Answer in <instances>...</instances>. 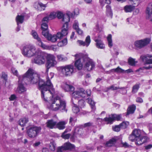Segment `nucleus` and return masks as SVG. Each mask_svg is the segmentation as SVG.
Instances as JSON below:
<instances>
[{"mask_svg":"<svg viewBox=\"0 0 152 152\" xmlns=\"http://www.w3.org/2000/svg\"><path fill=\"white\" fill-rule=\"evenodd\" d=\"M75 56V59H78L76 61L75 64V66L78 70L81 69L83 67V64L81 62L80 59L82 58L85 63V66L88 71H90L94 69L95 67V63L92 59L88 57L87 55H84L82 53L76 54Z\"/></svg>","mask_w":152,"mask_h":152,"instance_id":"1","label":"nucleus"},{"mask_svg":"<svg viewBox=\"0 0 152 152\" xmlns=\"http://www.w3.org/2000/svg\"><path fill=\"white\" fill-rule=\"evenodd\" d=\"M61 86L65 91L69 92L72 97L75 100L77 99L78 100L79 97H85L86 95V91L82 88H79L77 90L73 91L75 89L74 87L70 85L68 82H62Z\"/></svg>","mask_w":152,"mask_h":152,"instance_id":"2","label":"nucleus"},{"mask_svg":"<svg viewBox=\"0 0 152 152\" xmlns=\"http://www.w3.org/2000/svg\"><path fill=\"white\" fill-rule=\"evenodd\" d=\"M49 109L54 111L60 110L62 112L66 113L67 109L66 108V103L64 101L60 99L59 97L56 96L52 98L49 100Z\"/></svg>","mask_w":152,"mask_h":152,"instance_id":"3","label":"nucleus"},{"mask_svg":"<svg viewBox=\"0 0 152 152\" xmlns=\"http://www.w3.org/2000/svg\"><path fill=\"white\" fill-rule=\"evenodd\" d=\"M45 83L42 80L39 82L38 89L41 91V98L42 100L45 103L48 102L49 96L53 97V94L55 93L54 88H50L44 85Z\"/></svg>","mask_w":152,"mask_h":152,"instance_id":"4","label":"nucleus"},{"mask_svg":"<svg viewBox=\"0 0 152 152\" xmlns=\"http://www.w3.org/2000/svg\"><path fill=\"white\" fill-rule=\"evenodd\" d=\"M22 77L23 81H28L31 84H35L38 82V87L40 80H42L40 79L39 76L38 74L34 73V70L31 69H29Z\"/></svg>","mask_w":152,"mask_h":152,"instance_id":"5","label":"nucleus"},{"mask_svg":"<svg viewBox=\"0 0 152 152\" xmlns=\"http://www.w3.org/2000/svg\"><path fill=\"white\" fill-rule=\"evenodd\" d=\"M141 132V131L138 129H135L132 132L133 134L136 137V144L137 145H141L148 140L147 137L146 136H142Z\"/></svg>","mask_w":152,"mask_h":152,"instance_id":"6","label":"nucleus"},{"mask_svg":"<svg viewBox=\"0 0 152 152\" xmlns=\"http://www.w3.org/2000/svg\"><path fill=\"white\" fill-rule=\"evenodd\" d=\"M37 52L35 47L30 45H27L23 48L22 53L25 57H31L34 56Z\"/></svg>","mask_w":152,"mask_h":152,"instance_id":"7","label":"nucleus"},{"mask_svg":"<svg viewBox=\"0 0 152 152\" xmlns=\"http://www.w3.org/2000/svg\"><path fill=\"white\" fill-rule=\"evenodd\" d=\"M47 54L40 51H37L34 56H36L32 61L39 65L44 64L46 60Z\"/></svg>","mask_w":152,"mask_h":152,"instance_id":"8","label":"nucleus"},{"mask_svg":"<svg viewBox=\"0 0 152 152\" xmlns=\"http://www.w3.org/2000/svg\"><path fill=\"white\" fill-rule=\"evenodd\" d=\"M41 129L40 127L33 126L27 129V133L29 137L34 138L38 135Z\"/></svg>","mask_w":152,"mask_h":152,"instance_id":"9","label":"nucleus"},{"mask_svg":"<svg viewBox=\"0 0 152 152\" xmlns=\"http://www.w3.org/2000/svg\"><path fill=\"white\" fill-rule=\"evenodd\" d=\"M46 59V63L45 64L46 67V72H48L49 69L52 66H53L56 64V62L55 60V57L52 55L50 54H47Z\"/></svg>","mask_w":152,"mask_h":152,"instance_id":"10","label":"nucleus"},{"mask_svg":"<svg viewBox=\"0 0 152 152\" xmlns=\"http://www.w3.org/2000/svg\"><path fill=\"white\" fill-rule=\"evenodd\" d=\"M150 41V39L146 38L135 41L134 42V45L136 49H141L149 44Z\"/></svg>","mask_w":152,"mask_h":152,"instance_id":"11","label":"nucleus"},{"mask_svg":"<svg viewBox=\"0 0 152 152\" xmlns=\"http://www.w3.org/2000/svg\"><path fill=\"white\" fill-rule=\"evenodd\" d=\"M62 72L66 76H70L73 72L74 66L72 65H68L60 67Z\"/></svg>","mask_w":152,"mask_h":152,"instance_id":"12","label":"nucleus"},{"mask_svg":"<svg viewBox=\"0 0 152 152\" xmlns=\"http://www.w3.org/2000/svg\"><path fill=\"white\" fill-rule=\"evenodd\" d=\"M111 116L110 115L109 117H106L104 119V120L107 122V124H112L113 121L116 120L117 121L119 120L121 118V116L120 115H117L113 114L111 115Z\"/></svg>","mask_w":152,"mask_h":152,"instance_id":"13","label":"nucleus"},{"mask_svg":"<svg viewBox=\"0 0 152 152\" xmlns=\"http://www.w3.org/2000/svg\"><path fill=\"white\" fill-rule=\"evenodd\" d=\"M19 84L18 86V91L19 93H21L26 91V88L25 87L23 84L26 83H27L26 81H23V77H19Z\"/></svg>","mask_w":152,"mask_h":152,"instance_id":"14","label":"nucleus"},{"mask_svg":"<svg viewBox=\"0 0 152 152\" xmlns=\"http://www.w3.org/2000/svg\"><path fill=\"white\" fill-rule=\"evenodd\" d=\"M54 76V73H53L50 72L49 75L47 76L46 78L47 80L46 82L44 81L43 80H40L39 82L41 80H42L45 83V84H44V85L50 88H53V85L50 81V80Z\"/></svg>","mask_w":152,"mask_h":152,"instance_id":"15","label":"nucleus"},{"mask_svg":"<svg viewBox=\"0 0 152 152\" xmlns=\"http://www.w3.org/2000/svg\"><path fill=\"white\" fill-rule=\"evenodd\" d=\"M47 39L51 41L52 42H56L57 39H61L60 36L59 35H58V33L56 35H52L51 34H50L49 33L46 34L44 36Z\"/></svg>","mask_w":152,"mask_h":152,"instance_id":"16","label":"nucleus"},{"mask_svg":"<svg viewBox=\"0 0 152 152\" xmlns=\"http://www.w3.org/2000/svg\"><path fill=\"white\" fill-rule=\"evenodd\" d=\"M68 23H65L62 26L61 32H58V35L60 36L61 39L63 37L65 36L68 34Z\"/></svg>","mask_w":152,"mask_h":152,"instance_id":"17","label":"nucleus"},{"mask_svg":"<svg viewBox=\"0 0 152 152\" xmlns=\"http://www.w3.org/2000/svg\"><path fill=\"white\" fill-rule=\"evenodd\" d=\"M31 34L34 38L37 40V45L41 47L43 43L42 42L40 38L39 37L37 32L34 31L32 30L31 31Z\"/></svg>","mask_w":152,"mask_h":152,"instance_id":"18","label":"nucleus"},{"mask_svg":"<svg viewBox=\"0 0 152 152\" xmlns=\"http://www.w3.org/2000/svg\"><path fill=\"white\" fill-rule=\"evenodd\" d=\"M91 42L90 37L89 36H88L86 38L85 41H83L82 40H78L77 42L79 45H82L83 46H86L87 47Z\"/></svg>","mask_w":152,"mask_h":152,"instance_id":"19","label":"nucleus"},{"mask_svg":"<svg viewBox=\"0 0 152 152\" xmlns=\"http://www.w3.org/2000/svg\"><path fill=\"white\" fill-rule=\"evenodd\" d=\"M82 129L79 127H77L75 129V131L72 135L70 139L74 141L75 139L77 138V136L81 134Z\"/></svg>","mask_w":152,"mask_h":152,"instance_id":"20","label":"nucleus"},{"mask_svg":"<svg viewBox=\"0 0 152 152\" xmlns=\"http://www.w3.org/2000/svg\"><path fill=\"white\" fill-rule=\"evenodd\" d=\"M140 58L146 64H152V56H141Z\"/></svg>","mask_w":152,"mask_h":152,"instance_id":"21","label":"nucleus"},{"mask_svg":"<svg viewBox=\"0 0 152 152\" xmlns=\"http://www.w3.org/2000/svg\"><path fill=\"white\" fill-rule=\"evenodd\" d=\"M74 15L72 13L70 12H68L66 13V15L64 16L62 20L65 23H68V22L69 21L70 18L73 17Z\"/></svg>","mask_w":152,"mask_h":152,"instance_id":"22","label":"nucleus"},{"mask_svg":"<svg viewBox=\"0 0 152 152\" xmlns=\"http://www.w3.org/2000/svg\"><path fill=\"white\" fill-rule=\"evenodd\" d=\"M47 127L50 129H53L56 126L57 122L54 121L53 119L49 120L47 121L46 123Z\"/></svg>","mask_w":152,"mask_h":152,"instance_id":"23","label":"nucleus"},{"mask_svg":"<svg viewBox=\"0 0 152 152\" xmlns=\"http://www.w3.org/2000/svg\"><path fill=\"white\" fill-rule=\"evenodd\" d=\"M48 26L47 23H43L41 25V28L42 31V34L44 36L47 33H49L48 31Z\"/></svg>","mask_w":152,"mask_h":152,"instance_id":"24","label":"nucleus"},{"mask_svg":"<svg viewBox=\"0 0 152 152\" xmlns=\"http://www.w3.org/2000/svg\"><path fill=\"white\" fill-rule=\"evenodd\" d=\"M63 146L65 151L72 150L75 148V146L74 145L71 144L69 142L65 143L63 145Z\"/></svg>","mask_w":152,"mask_h":152,"instance_id":"25","label":"nucleus"},{"mask_svg":"<svg viewBox=\"0 0 152 152\" xmlns=\"http://www.w3.org/2000/svg\"><path fill=\"white\" fill-rule=\"evenodd\" d=\"M94 41L96 42V46L97 48L100 49H104L105 48L104 45L101 40L95 39Z\"/></svg>","mask_w":152,"mask_h":152,"instance_id":"26","label":"nucleus"},{"mask_svg":"<svg viewBox=\"0 0 152 152\" xmlns=\"http://www.w3.org/2000/svg\"><path fill=\"white\" fill-rule=\"evenodd\" d=\"M127 88L126 87H115L114 85H112L111 86L109 87V89L112 90H116L118 89H120L124 91V92L122 93L123 94H126L127 92V90L126 89Z\"/></svg>","mask_w":152,"mask_h":152,"instance_id":"27","label":"nucleus"},{"mask_svg":"<svg viewBox=\"0 0 152 152\" xmlns=\"http://www.w3.org/2000/svg\"><path fill=\"white\" fill-rule=\"evenodd\" d=\"M28 118L24 117L21 118L18 121L19 124L22 126H24L28 122Z\"/></svg>","mask_w":152,"mask_h":152,"instance_id":"28","label":"nucleus"},{"mask_svg":"<svg viewBox=\"0 0 152 152\" xmlns=\"http://www.w3.org/2000/svg\"><path fill=\"white\" fill-rule=\"evenodd\" d=\"M135 109V106L134 105H132L129 106L127 109L126 115L127 116L131 114H133L134 112Z\"/></svg>","mask_w":152,"mask_h":152,"instance_id":"29","label":"nucleus"},{"mask_svg":"<svg viewBox=\"0 0 152 152\" xmlns=\"http://www.w3.org/2000/svg\"><path fill=\"white\" fill-rule=\"evenodd\" d=\"M41 47L44 49L50 50H53L54 51H56L57 50V48H56L55 46L53 45L51 46L47 45H46L44 44V43L41 46Z\"/></svg>","mask_w":152,"mask_h":152,"instance_id":"30","label":"nucleus"},{"mask_svg":"<svg viewBox=\"0 0 152 152\" xmlns=\"http://www.w3.org/2000/svg\"><path fill=\"white\" fill-rule=\"evenodd\" d=\"M66 123V122L65 121H60L57 123L56 127L59 129H62L65 128V125Z\"/></svg>","mask_w":152,"mask_h":152,"instance_id":"31","label":"nucleus"},{"mask_svg":"<svg viewBox=\"0 0 152 152\" xmlns=\"http://www.w3.org/2000/svg\"><path fill=\"white\" fill-rule=\"evenodd\" d=\"M106 14L108 16H110L112 18L113 15L111 7L109 5H107L106 7Z\"/></svg>","mask_w":152,"mask_h":152,"instance_id":"32","label":"nucleus"},{"mask_svg":"<svg viewBox=\"0 0 152 152\" xmlns=\"http://www.w3.org/2000/svg\"><path fill=\"white\" fill-rule=\"evenodd\" d=\"M116 142V140L115 139L112 138L107 142L106 143L105 145L106 147L112 146Z\"/></svg>","mask_w":152,"mask_h":152,"instance_id":"33","label":"nucleus"},{"mask_svg":"<svg viewBox=\"0 0 152 152\" xmlns=\"http://www.w3.org/2000/svg\"><path fill=\"white\" fill-rule=\"evenodd\" d=\"M134 9V7L131 5H127L124 8V10L126 12H131Z\"/></svg>","mask_w":152,"mask_h":152,"instance_id":"34","label":"nucleus"},{"mask_svg":"<svg viewBox=\"0 0 152 152\" xmlns=\"http://www.w3.org/2000/svg\"><path fill=\"white\" fill-rule=\"evenodd\" d=\"M57 58L58 60L59 61L64 62L67 60V58L66 57L61 54L57 55Z\"/></svg>","mask_w":152,"mask_h":152,"instance_id":"35","label":"nucleus"},{"mask_svg":"<svg viewBox=\"0 0 152 152\" xmlns=\"http://www.w3.org/2000/svg\"><path fill=\"white\" fill-rule=\"evenodd\" d=\"M67 39L65 38L63 40L59 42L57 44V45L59 47H62L67 44Z\"/></svg>","mask_w":152,"mask_h":152,"instance_id":"36","label":"nucleus"},{"mask_svg":"<svg viewBox=\"0 0 152 152\" xmlns=\"http://www.w3.org/2000/svg\"><path fill=\"white\" fill-rule=\"evenodd\" d=\"M140 88V84H136L132 88V94H135L137 92Z\"/></svg>","mask_w":152,"mask_h":152,"instance_id":"37","label":"nucleus"},{"mask_svg":"<svg viewBox=\"0 0 152 152\" xmlns=\"http://www.w3.org/2000/svg\"><path fill=\"white\" fill-rule=\"evenodd\" d=\"M71 102L73 104L74 106L72 107V110L73 112L75 113H77L79 111V108L76 106V105L73 102V99H72Z\"/></svg>","mask_w":152,"mask_h":152,"instance_id":"38","label":"nucleus"},{"mask_svg":"<svg viewBox=\"0 0 152 152\" xmlns=\"http://www.w3.org/2000/svg\"><path fill=\"white\" fill-rule=\"evenodd\" d=\"M24 19V17L23 15H18L16 17V20L17 23L20 22V23H22L23 22V20Z\"/></svg>","mask_w":152,"mask_h":152,"instance_id":"39","label":"nucleus"},{"mask_svg":"<svg viewBox=\"0 0 152 152\" xmlns=\"http://www.w3.org/2000/svg\"><path fill=\"white\" fill-rule=\"evenodd\" d=\"M110 71L111 72H116L124 73L125 70L120 68L119 66L116 68L111 69Z\"/></svg>","mask_w":152,"mask_h":152,"instance_id":"40","label":"nucleus"},{"mask_svg":"<svg viewBox=\"0 0 152 152\" xmlns=\"http://www.w3.org/2000/svg\"><path fill=\"white\" fill-rule=\"evenodd\" d=\"M77 121V119L75 116L70 117L69 120V123L72 126L74 125L75 123Z\"/></svg>","mask_w":152,"mask_h":152,"instance_id":"41","label":"nucleus"},{"mask_svg":"<svg viewBox=\"0 0 152 152\" xmlns=\"http://www.w3.org/2000/svg\"><path fill=\"white\" fill-rule=\"evenodd\" d=\"M78 102V106L81 108L84 107L85 105V102L83 99L79 100Z\"/></svg>","mask_w":152,"mask_h":152,"instance_id":"42","label":"nucleus"},{"mask_svg":"<svg viewBox=\"0 0 152 152\" xmlns=\"http://www.w3.org/2000/svg\"><path fill=\"white\" fill-rule=\"evenodd\" d=\"M129 125V122L128 121H123L119 125L121 128L123 129L126 128L127 126Z\"/></svg>","mask_w":152,"mask_h":152,"instance_id":"43","label":"nucleus"},{"mask_svg":"<svg viewBox=\"0 0 152 152\" xmlns=\"http://www.w3.org/2000/svg\"><path fill=\"white\" fill-rule=\"evenodd\" d=\"M107 39L108 41V45L110 48H111L113 46L112 41V35L111 34H109L107 37Z\"/></svg>","mask_w":152,"mask_h":152,"instance_id":"44","label":"nucleus"},{"mask_svg":"<svg viewBox=\"0 0 152 152\" xmlns=\"http://www.w3.org/2000/svg\"><path fill=\"white\" fill-rule=\"evenodd\" d=\"M128 62L129 65L132 66H134L135 65L136 63L134 59L131 57H130L128 60Z\"/></svg>","mask_w":152,"mask_h":152,"instance_id":"45","label":"nucleus"},{"mask_svg":"<svg viewBox=\"0 0 152 152\" xmlns=\"http://www.w3.org/2000/svg\"><path fill=\"white\" fill-rule=\"evenodd\" d=\"M82 126L85 127H94V125L93 123L91 122H88L85 123L83 125H82Z\"/></svg>","mask_w":152,"mask_h":152,"instance_id":"46","label":"nucleus"},{"mask_svg":"<svg viewBox=\"0 0 152 152\" xmlns=\"http://www.w3.org/2000/svg\"><path fill=\"white\" fill-rule=\"evenodd\" d=\"M56 144L54 142H51L49 144V148L52 151H54L56 148Z\"/></svg>","mask_w":152,"mask_h":152,"instance_id":"47","label":"nucleus"},{"mask_svg":"<svg viewBox=\"0 0 152 152\" xmlns=\"http://www.w3.org/2000/svg\"><path fill=\"white\" fill-rule=\"evenodd\" d=\"M146 14L152 15V6L149 4L148 7L146 8Z\"/></svg>","mask_w":152,"mask_h":152,"instance_id":"48","label":"nucleus"},{"mask_svg":"<svg viewBox=\"0 0 152 152\" xmlns=\"http://www.w3.org/2000/svg\"><path fill=\"white\" fill-rule=\"evenodd\" d=\"M129 140L132 142H133L135 140L136 142L135 143H136V137L133 134V133L132 132V134L129 135Z\"/></svg>","mask_w":152,"mask_h":152,"instance_id":"49","label":"nucleus"},{"mask_svg":"<svg viewBox=\"0 0 152 152\" xmlns=\"http://www.w3.org/2000/svg\"><path fill=\"white\" fill-rule=\"evenodd\" d=\"M121 128L119 125L113 126L112 127V129L113 131L116 132H119Z\"/></svg>","mask_w":152,"mask_h":152,"instance_id":"50","label":"nucleus"},{"mask_svg":"<svg viewBox=\"0 0 152 152\" xmlns=\"http://www.w3.org/2000/svg\"><path fill=\"white\" fill-rule=\"evenodd\" d=\"M56 12H53L50 13L48 16L50 20H52L56 18Z\"/></svg>","mask_w":152,"mask_h":152,"instance_id":"51","label":"nucleus"},{"mask_svg":"<svg viewBox=\"0 0 152 152\" xmlns=\"http://www.w3.org/2000/svg\"><path fill=\"white\" fill-rule=\"evenodd\" d=\"M1 77L6 82L7 80V75L4 72H2V75Z\"/></svg>","mask_w":152,"mask_h":152,"instance_id":"52","label":"nucleus"},{"mask_svg":"<svg viewBox=\"0 0 152 152\" xmlns=\"http://www.w3.org/2000/svg\"><path fill=\"white\" fill-rule=\"evenodd\" d=\"M73 28L76 30L79 28V24L77 21L76 20L75 21L74 23L73 24Z\"/></svg>","mask_w":152,"mask_h":152,"instance_id":"53","label":"nucleus"},{"mask_svg":"<svg viewBox=\"0 0 152 152\" xmlns=\"http://www.w3.org/2000/svg\"><path fill=\"white\" fill-rule=\"evenodd\" d=\"M56 14L57 17L59 19H61L62 18H63L64 16L62 12H58L57 13H56Z\"/></svg>","mask_w":152,"mask_h":152,"instance_id":"54","label":"nucleus"},{"mask_svg":"<svg viewBox=\"0 0 152 152\" xmlns=\"http://www.w3.org/2000/svg\"><path fill=\"white\" fill-rule=\"evenodd\" d=\"M70 134H62L61 137L64 139H68L70 137Z\"/></svg>","mask_w":152,"mask_h":152,"instance_id":"55","label":"nucleus"},{"mask_svg":"<svg viewBox=\"0 0 152 152\" xmlns=\"http://www.w3.org/2000/svg\"><path fill=\"white\" fill-rule=\"evenodd\" d=\"M65 150H64L63 145L60 147H58L57 149V152H63Z\"/></svg>","mask_w":152,"mask_h":152,"instance_id":"56","label":"nucleus"},{"mask_svg":"<svg viewBox=\"0 0 152 152\" xmlns=\"http://www.w3.org/2000/svg\"><path fill=\"white\" fill-rule=\"evenodd\" d=\"M12 71L13 73V74L17 76H18V72L17 70L15 69L13 67L12 68Z\"/></svg>","mask_w":152,"mask_h":152,"instance_id":"57","label":"nucleus"},{"mask_svg":"<svg viewBox=\"0 0 152 152\" xmlns=\"http://www.w3.org/2000/svg\"><path fill=\"white\" fill-rule=\"evenodd\" d=\"M49 20H50L49 18L48 17H46L44 18L42 20V23L45 22L47 23Z\"/></svg>","mask_w":152,"mask_h":152,"instance_id":"58","label":"nucleus"},{"mask_svg":"<svg viewBox=\"0 0 152 152\" xmlns=\"http://www.w3.org/2000/svg\"><path fill=\"white\" fill-rule=\"evenodd\" d=\"M146 18L147 19L149 20L152 23V16L151 15H149L148 14H146Z\"/></svg>","mask_w":152,"mask_h":152,"instance_id":"59","label":"nucleus"},{"mask_svg":"<svg viewBox=\"0 0 152 152\" xmlns=\"http://www.w3.org/2000/svg\"><path fill=\"white\" fill-rule=\"evenodd\" d=\"M16 98V96L14 94L12 95L9 98L10 100L13 101L15 100Z\"/></svg>","mask_w":152,"mask_h":152,"instance_id":"60","label":"nucleus"},{"mask_svg":"<svg viewBox=\"0 0 152 152\" xmlns=\"http://www.w3.org/2000/svg\"><path fill=\"white\" fill-rule=\"evenodd\" d=\"M38 4L39 5V6L41 7L42 8V9L45 10V7H46V4H43L41 2L39 3Z\"/></svg>","mask_w":152,"mask_h":152,"instance_id":"61","label":"nucleus"},{"mask_svg":"<svg viewBox=\"0 0 152 152\" xmlns=\"http://www.w3.org/2000/svg\"><path fill=\"white\" fill-rule=\"evenodd\" d=\"M90 104L91 105V109L94 110L95 109V103L94 101H93L92 102H91V104Z\"/></svg>","mask_w":152,"mask_h":152,"instance_id":"62","label":"nucleus"},{"mask_svg":"<svg viewBox=\"0 0 152 152\" xmlns=\"http://www.w3.org/2000/svg\"><path fill=\"white\" fill-rule=\"evenodd\" d=\"M77 32L79 35H82L83 33V31L79 28L76 30Z\"/></svg>","mask_w":152,"mask_h":152,"instance_id":"63","label":"nucleus"},{"mask_svg":"<svg viewBox=\"0 0 152 152\" xmlns=\"http://www.w3.org/2000/svg\"><path fill=\"white\" fill-rule=\"evenodd\" d=\"M136 101L137 102L139 103H142L143 102L142 99L140 97H137V98Z\"/></svg>","mask_w":152,"mask_h":152,"instance_id":"64","label":"nucleus"}]
</instances>
